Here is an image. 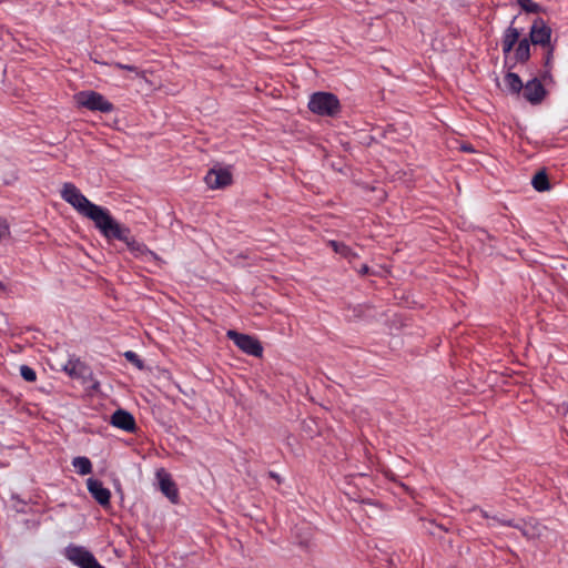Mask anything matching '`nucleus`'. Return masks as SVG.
Segmentation results:
<instances>
[{"instance_id":"1","label":"nucleus","mask_w":568,"mask_h":568,"mask_svg":"<svg viewBox=\"0 0 568 568\" xmlns=\"http://www.w3.org/2000/svg\"><path fill=\"white\" fill-rule=\"evenodd\" d=\"M61 197L79 214L91 220L105 239L124 242L135 257L146 261L156 257L144 243L131 236L130 229L116 222L108 209L92 203L73 183L67 182L62 185Z\"/></svg>"},{"instance_id":"2","label":"nucleus","mask_w":568,"mask_h":568,"mask_svg":"<svg viewBox=\"0 0 568 568\" xmlns=\"http://www.w3.org/2000/svg\"><path fill=\"white\" fill-rule=\"evenodd\" d=\"M308 109L314 114L333 118L341 111V103L337 97L329 92H315L310 97Z\"/></svg>"},{"instance_id":"3","label":"nucleus","mask_w":568,"mask_h":568,"mask_svg":"<svg viewBox=\"0 0 568 568\" xmlns=\"http://www.w3.org/2000/svg\"><path fill=\"white\" fill-rule=\"evenodd\" d=\"M74 100L80 108H84L90 111L110 113L114 110V105L97 91H80L74 95Z\"/></svg>"},{"instance_id":"4","label":"nucleus","mask_w":568,"mask_h":568,"mask_svg":"<svg viewBox=\"0 0 568 568\" xmlns=\"http://www.w3.org/2000/svg\"><path fill=\"white\" fill-rule=\"evenodd\" d=\"M63 555L70 562L79 568H105L84 546L70 544L64 548Z\"/></svg>"},{"instance_id":"5","label":"nucleus","mask_w":568,"mask_h":568,"mask_svg":"<svg viewBox=\"0 0 568 568\" xmlns=\"http://www.w3.org/2000/svg\"><path fill=\"white\" fill-rule=\"evenodd\" d=\"M62 369L70 377L82 379L84 383H89L88 387L91 390H99L100 383L93 377V373L79 357H70L63 365Z\"/></svg>"},{"instance_id":"6","label":"nucleus","mask_w":568,"mask_h":568,"mask_svg":"<svg viewBox=\"0 0 568 568\" xmlns=\"http://www.w3.org/2000/svg\"><path fill=\"white\" fill-rule=\"evenodd\" d=\"M226 336L245 354L260 357L263 354V347L260 341L251 335L227 331Z\"/></svg>"},{"instance_id":"7","label":"nucleus","mask_w":568,"mask_h":568,"mask_svg":"<svg viewBox=\"0 0 568 568\" xmlns=\"http://www.w3.org/2000/svg\"><path fill=\"white\" fill-rule=\"evenodd\" d=\"M501 525L511 526L518 529L528 539H535L542 535L545 527L535 519L529 520H499Z\"/></svg>"},{"instance_id":"8","label":"nucleus","mask_w":568,"mask_h":568,"mask_svg":"<svg viewBox=\"0 0 568 568\" xmlns=\"http://www.w3.org/2000/svg\"><path fill=\"white\" fill-rule=\"evenodd\" d=\"M204 180L210 189H223L232 183V173L226 168H213L206 173Z\"/></svg>"},{"instance_id":"9","label":"nucleus","mask_w":568,"mask_h":568,"mask_svg":"<svg viewBox=\"0 0 568 568\" xmlns=\"http://www.w3.org/2000/svg\"><path fill=\"white\" fill-rule=\"evenodd\" d=\"M110 424L126 433H134L136 430V423L131 413L125 409H116L110 418Z\"/></svg>"},{"instance_id":"10","label":"nucleus","mask_w":568,"mask_h":568,"mask_svg":"<svg viewBox=\"0 0 568 568\" xmlns=\"http://www.w3.org/2000/svg\"><path fill=\"white\" fill-rule=\"evenodd\" d=\"M156 478L162 494L166 496L171 503L176 504L179 500V491L171 475L164 469H160L156 473Z\"/></svg>"},{"instance_id":"11","label":"nucleus","mask_w":568,"mask_h":568,"mask_svg":"<svg viewBox=\"0 0 568 568\" xmlns=\"http://www.w3.org/2000/svg\"><path fill=\"white\" fill-rule=\"evenodd\" d=\"M523 95L524 98L532 103L537 104L540 103L541 100L546 95V90L542 85V83L538 79H531L529 80L524 87H523Z\"/></svg>"},{"instance_id":"12","label":"nucleus","mask_w":568,"mask_h":568,"mask_svg":"<svg viewBox=\"0 0 568 568\" xmlns=\"http://www.w3.org/2000/svg\"><path fill=\"white\" fill-rule=\"evenodd\" d=\"M87 486L89 493L98 504H100L102 507L110 505L111 491L103 486L102 481L95 478H89L87 480Z\"/></svg>"},{"instance_id":"13","label":"nucleus","mask_w":568,"mask_h":568,"mask_svg":"<svg viewBox=\"0 0 568 568\" xmlns=\"http://www.w3.org/2000/svg\"><path fill=\"white\" fill-rule=\"evenodd\" d=\"M551 29L542 19H537L530 29V40L534 44L548 45L550 43Z\"/></svg>"},{"instance_id":"14","label":"nucleus","mask_w":568,"mask_h":568,"mask_svg":"<svg viewBox=\"0 0 568 568\" xmlns=\"http://www.w3.org/2000/svg\"><path fill=\"white\" fill-rule=\"evenodd\" d=\"M519 31L514 27H508L503 37V52L509 54L514 45L518 42Z\"/></svg>"},{"instance_id":"15","label":"nucleus","mask_w":568,"mask_h":568,"mask_svg":"<svg viewBox=\"0 0 568 568\" xmlns=\"http://www.w3.org/2000/svg\"><path fill=\"white\" fill-rule=\"evenodd\" d=\"M507 90L513 94H519L523 90V81L517 73L508 72L504 78Z\"/></svg>"},{"instance_id":"16","label":"nucleus","mask_w":568,"mask_h":568,"mask_svg":"<svg viewBox=\"0 0 568 568\" xmlns=\"http://www.w3.org/2000/svg\"><path fill=\"white\" fill-rule=\"evenodd\" d=\"M0 170L4 171L3 176H1L2 182L4 184H11L18 180V172H17L16 166L12 163H10L8 161L1 162Z\"/></svg>"},{"instance_id":"17","label":"nucleus","mask_w":568,"mask_h":568,"mask_svg":"<svg viewBox=\"0 0 568 568\" xmlns=\"http://www.w3.org/2000/svg\"><path fill=\"white\" fill-rule=\"evenodd\" d=\"M72 466L79 475H89L92 473V463L88 457L79 456L72 460Z\"/></svg>"},{"instance_id":"18","label":"nucleus","mask_w":568,"mask_h":568,"mask_svg":"<svg viewBox=\"0 0 568 568\" xmlns=\"http://www.w3.org/2000/svg\"><path fill=\"white\" fill-rule=\"evenodd\" d=\"M531 184L534 186V189L538 192H544V191H547L549 189V181H548V176L545 172H538L534 175L532 180H531Z\"/></svg>"},{"instance_id":"19","label":"nucleus","mask_w":568,"mask_h":568,"mask_svg":"<svg viewBox=\"0 0 568 568\" xmlns=\"http://www.w3.org/2000/svg\"><path fill=\"white\" fill-rule=\"evenodd\" d=\"M530 57V44L527 39H523L518 42L516 48V59L518 61L525 62Z\"/></svg>"},{"instance_id":"20","label":"nucleus","mask_w":568,"mask_h":568,"mask_svg":"<svg viewBox=\"0 0 568 568\" xmlns=\"http://www.w3.org/2000/svg\"><path fill=\"white\" fill-rule=\"evenodd\" d=\"M516 2L521 10L527 13H539L542 10V8L532 0H516Z\"/></svg>"},{"instance_id":"21","label":"nucleus","mask_w":568,"mask_h":568,"mask_svg":"<svg viewBox=\"0 0 568 568\" xmlns=\"http://www.w3.org/2000/svg\"><path fill=\"white\" fill-rule=\"evenodd\" d=\"M329 245L334 250V252L341 254L344 257H349L353 255L352 250L344 243L331 241Z\"/></svg>"},{"instance_id":"22","label":"nucleus","mask_w":568,"mask_h":568,"mask_svg":"<svg viewBox=\"0 0 568 568\" xmlns=\"http://www.w3.org/2000/svg\"><path fill=\"white\" fill-rule=\"evenodd\" d=\"M20 375L24 381L30 382V383L36 382V379H37L36 371L28 365L20 366Z\"/></svg>"},{"instance_id":"23","label":"nucleus","mask_w":568,"mask_h":568,"mask_svg":"<svg viewBox=\"0 0 568 568\" xmlns=\"http://www.w3.org/2000/svg\"><path fill=\"white\" fill-rule=\"evenodd\" d=\"M124 357L128 362L133 364L136 368L143 369V367H144L143 361L140 358V356L135 352L126 351L124 353Z\"/></svg>"},{"instance_id":"24","label":"nucleus","mask_w":568,"mask_h":568,"mask_svg":"<svg viewBox=\"0 0 568 568\" xmlns=\"http://www.w3.org/2000/svg\"><path fill=\"white\" fill-rule=\"evenodd\" d=\"M115 65H116V68L122 69V70L136 71V68L134 65L122 64V63H116Z\"/></svg>"},{"instance_id":"25","label":"nucleus","mask_w":568,"mask_h":568,"mask_svg":"<svg viewBox=\"0 0 568 568\" xmlns=\"http://www.w3.org/2000/svg\"><path fill=\"white\" fill-rule=\"evenodd\" d=\"M551 54H552V49H550V50L548 51L547 60H546V62H547V63L550 61Z\"/></svg>"},{"instance_id":"26","label":"nucleus","mask_w":568,"mask_h":568,"mask_svg":"<svg viewBox=\"0 0 568 568\" xmlns=\"http://www.w3.org/2000/svg\"><path fill=\"white\" fill-rule=\"evenodd\" d=\"M367 271H368V267L367 266H363L362 272L363 273H367Z\"/></svg>"},{"instance_id":"27","label":"nucleus","mask_w":568,"mask_h":568,"mask_svg":"<svg viewBox=\"0 0 568 568\" xmlns=\"http://www.w3.org/2000/svg\"><path fill=\"white\" fill-rule=\"evenodd\" d=\"M4 288V284L0 281V290Z\"/></svg>"},{"instance_id":"28","label":"nucleus","mask_w":568,"mask_h":568,"mask_svg":"<svg viewBox=\"0 0 568 568\" xmlns=\"http://www.w3.org/2000/svg\"><path fill=\"white\" fill-rule=\"evenodd\" d=\"M271 476L274 477V478H278V476L275 475L274 473H271Z\"/></svg>"}]
</instances>
